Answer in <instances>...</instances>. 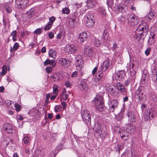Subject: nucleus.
Returning a JSON list of instances; mask_svg holds the SVG:
<instances>
[{"label":"nucleus","mask_w":157,"mask_h":157,"mask_svg":"<svg viewBox=\"0 0 157 157\" xmlns=\"http://www.w3.org/2000/svg\"><path fill=\"white\" fill-rule=\"evenodd\" d=\"M19 47V44L18 43H15V44H14L13 46V50L14 51H16L18 48Z\"/></svg>","instance_id":"nucleus-59"},{"label":"nucleus","mask_w":157,"mask_h":157,"mask_svg":"<svg viewBox=\"0 0 157 157\" xmlns=\"http://www.w3.org/2000/svg\"><path fill=\"white\" fill-rule=\"evenodd\" d=\"M107 91L110 94L113 96H118L119 93L116 91V88L113 85L108 84L105 87Z\"/></svg>","instance_id":"nucleus-5"},{"label":"nucleus","mask_w":157,"mask_h":157,"mask_svg":"<svg viewBox=\"0 0 157 157\" xmlns=\"http://www.w3.org/2000/svg\"><path fill=\"white\" fill-rule=\"evenodd\" d=\"M118 0H107V3L109 6H112L113 5V3L115 2L116 5Z\"/></svg>","instance_id":"nucleus-35"},{"label":"nucleus","mask_w":157,"mask_h":157,"mask_svg":"<svg viewBox=\"0 0 157 157\" xmlns=\"http://www.w3.org/2000/svg\"><path fill=\"white\" fill-rule=\"evenodd\" d=\"M5 8L7 12L10 13L12 12V10L10 7L6 6Z\"/></svg>","instance_id":"nucleus-58"},{"label":"nucleus","mask_w":157,"mask_h":157,"mask_svg":"<svg viewBox=\"0 0 157 157\" xmlns=\"http://www.w3.org/2000/svg\"><path fill=\"white\" fill-rule=\"evenodd\" d=\"M54 110L56 112H58L60 111V106L59 105H57L54 108Z\"/></svg>","instance_id":"nucleus-55"},{"label":"nucleus","mask_w":157,"mask_h":157,"mask_svg":"<svg viewBox=\"0 0 157 157\" xmlns=\"http://www.w3.org/2000/svg\"><path fill=\"white\" fill-rule=\"evenodd\" d=\"M17 32L16 30H14L11 33V35L13 37V40L14 41H15L17 40Z\"/></svg>","instance_id":"nucleus-37"},{"label":"nucleus","mask_w":157,"mask_h":157,"mask_svg":"<svg viewBox=\"0 0 157 157\" xmlns=\"http://www.w3.org/2000/svg\"><path fill=\"white\" fill-rule=\"evenodd\" d=\"M151 71L152 73H156L157 72V63L153 64L151 68Z\"/></svg>","instance_id":"nucleus-36"},{"label":"nucleus","mask_w":157,"mask_h":157,"mask_svg":"<svg viewBox=\"0 0 157 157\" xmlns=\"http://www.w3.org/2000/svg\"><path fill=\"white\" fill-rule=\"evenodd\" d=\"M2 71L0 73V76H3L4 75L7 73V67H6L4 65L2 66Z\"/></svg>","instance_id":"nucleus-31"},{"label":"nucleus","mask_w":157,"mask_h":157,"mask_svg":"<svg viewBox=\"0 0 157 157\" xmlns=\"http://www.w3.org/2000/svg\"><path fill=\"white\" fill-rule=\"evenodd\" d=\"M136 72L135 71H132L131 72V76L129 77L131 79H132V81H135L136 77Z\"/></svg>","instance_id":"nucleus-43"},{"label":"nucleus","mask_w":157,"mask_h":157,"mask_svg":"<svg viewBox=\"0 0 157 157\" xmlns=\"http://www.w3.org/2000/svg\"><path fill=\"white\" fill-rule=\"evenodd\" d=\"M75 50L74 45H67L66 46L65 51L67 52H74Z\"/></svg>","instance_id":"nucleus-26"},{"label":"nucleus","mask_w":157,"mask_h":157,"mask_svg":"<svg viewBox=\"0 0 157 157\" xmlns=\"http://www.w3.org/2000/svg\"><path fill=\"white\" fill-rule=\"evenodd\" d=\"M41 33V28H38L36 30L34 31L33 33L34 34L36 35H39Z\"/></svg>","instance_id":"nucleus-51"},{"label":"nucleus","mask_w":157,"mask_h":157,"mask_svg":"<svg viewBox=\"0 0 157 157\" xmlns=\"http://www.w3.org/2000/svg\"><path fill=\"white\" fill-rule=\"evenodd\" d=\"M150 116L152 117H153V114L151 113V112H148V111L147 112L144 113V118L145 121L148 120L150 118Z\"/></svg>","instance_id":"nucleus-30"},{"label":"nucleus","mask_w":157,"mask_h":157,"mask_svg":"<svg viewBox=\"0 0 157 157\" xmlns=\"http://www.w3.org/2000/svg\"><path fill=\"white\" fill-rule=\"evenodd\" d=\"M138 17L136 16L132 13L128 14L127 15V19L128 23L131 25L135 26L139 23Z\"/></svg>","instance_id":"nucleus-6"},{"label":"nucleus","mask_w":157,"mask_h":157,"mask_svg":"<svg viewBox=\"0 0 157 157\" xmlns=\"http://www.w3.org/2000/svg\"><path fill=\"white\" fill-rule=\"evenodd\" d=\"M121 138L124 140H127L129 138L128 133L125 130H122L120 133Z\"/></svg>","instance_id":"nucleus-18"},{"label":"nucleus","mask_w":157,"mask_h":157,"mask_svg":"<svg viewBox=\"0 0 157 157\" xmlns=\"http://www.w3.org/2000/svg\"><path fill=\"white\" fill-rule=\"evenodd\" d=\"M84 52L86 55L89 57H91L93 56L94 53L91 47L89 46H86L84 50Z\"/></svg>","instance_id":"nucleus-15"},{"label":"nucleus","mask_w":157,"mask_h":157,"mask_svg":"<svg viewBox=\"0 0 157 157\" xmlns=\"http://www.w3.org/2000/svg\"><path fill=\"white\" fill-rule=\"evenodd\" d=\"M94 104L96 109L98 111L101 112L104 110L105 108L104 102L103 101V97L102 96L100 95L96 96Z\"/></svg>","instance_id":"nucleus-2"},{"label":"nucleus","mask_w":157,"mask_h":157,"mask_svg":"<svg viewBox=\"0 0 157 157\" xmlns=\"http://www.w3.org/2000/svg\"><path fill=\"white\" fill-rule=\"evenodd\" d=\"M27 14L29 16V17H32L34 14V9L33 8L30 9L27 12Z\"/></svg>","instance_id":"nucleus-38"},{"label":"nucleus","mask_w":157,"mask_h":157,"mask_svg":"<svg viewBox=\"0 0 157 157\" xmlns=\"http://www.w3.org/2000/svg\"><path fill=\"white\" fill-rule=\"evenodd\" d=\"M151 99L152 101L155 102L156 101V96L154 93H152L151 95Z\"/></svg>","instance_id":"nucleus-50"},{"label":"nucleus","mask_w":157,"mask_h":157,"mask_svg":"<svg viewBox=\"0 0 157 157\" xmlns=\"http://www.w3.org/2000/svg\"><path fill=\"white\" fill-rule=\"evenodd\" d=\"M149 31V27L147 23H144L140 25L135 31L136 40L138 41L141 39L144 40Z\"/></svg>","instance_id":"nucleus-1"},{"label":"nucleus","mask_w":157,"mask_h":157,"mask_svg":"<svg viewBox=\"0 0 157 157\" xmlns=\"http://www.w3.org/2000/svg\"><path fill=\"white\" fill-rule=\"evenodd\" d=\"M49 21L48 22V23H49L50 24H51L52 25L54 22L56 20V18H55V17L52 16L50 17H49Z\"/></svg>","instance_id":"nucleus-53"},{"label":"nucleus","mask_w":157,"mask_h":157,"mask_svg":"<svg viewBox=\"0 0 157 157\" xmlns=\"http://www.w3.org/2000/svg\"><path fill=\"white\" fill-rule=\"evenodd\" d=\"M49 56L54 59L56 56V52L53 49H50L48 52Z\"/></svg>","instance_id":"nucleus-29"},{"label":"nucleus","mask_w":157,"mask_h":157,"mask_svg":"<svg viewBox=\"0 0 157 157\" xmlns=\"http://www.w3.org/2000/svg\"><path fill=\"white\" fill-rule=\"evenodd\" d=\"M81 115L83 121L87 125H89L91 123V117L90 113L87 110L82 109Z\"/></svg>","instance_id":"nucleus-4"},{"label":"nucleus","mask_w":157,"mask_h":157,"mask_svg":"<svg viewBox=\"0 0 157 157\" xmlns=\"http://www.w3.org/2000/svg\"><path fill=\"white\" fill-rule=\"evenodd\" d=\"M151 78L154 81L157 83V72L156 73H152Z\"/></svg>","instance_id":"nucleus-44"},{"label":"nucleus","mask_w":157,"mask_h":157,"mask_svg":"<svg viewBox=\"0 0 157 157\" xmlns=\"http://www.w3.org/2000/svg\"><path fill=\"white\" fill-rule=\"evenodd\" d=\"M87 38V35L86 33L82 32L79 34V39L81 42L85 41Z\"/></svg>","instance_id":"nucleus-21"},{"label":"nucleus","mask_w":157,"mask_h":157,"mask_svg":"<svg viewBox=\"0 0 157 157\" xmlns=\"http://www.w3.org/2000/svg\"><path fill=\"white\" fill-rule=\"evenodd\" d=\"M94 130L96 133H98L100 137L105 136L106 134V133L105 132L103 134H101L102 131L101 129V124L98 122L95 123Z\"/></svg>","instance_id":"nucleus-8"},{"label":"nucleus","mask_w":157,"mask_h":157,"mask_svg":"<svg viewBox=\"0 0 157 157\" xmlns=\"http://www.w3.org/2000/svg\"><path fill=\"white\" fill-rule=\"evenodd\" d=\"M108 104L110 111L114 112V109L117 108L118 103L117 100H114L109 101Z\"/></svg>","instance_id":"nucleus-12"},{"label":"nucleus","mask_w":157,"mask_h":157,"mask_svg":"<svg viewBox=\"0 0 157 157\" xmlns=\"http://www.w3.org/2000/svg\"><path fill=\"white\" fill-rule=\"evenodd\" d=\"M151 50V48L149 47H148L147 49L145 51V55L146 56H148Z\"/></svg>","instance_id":"nucleus-60"},{"label":"nucleus","mask_w":157,"mask_h":157,"mask_svg":"<svg viewBox=\"0 0 157 157\" xmlns=\"http://www.w3.org/2000/svg\"><path fill=\"white\" fill-rule=\"evenodd\" d=\"M121 21V24H123L124 23L125 21V19L124 17H121L120 19L119 20Z\"/></svg>","instance_id":"nucleus-64"},{"label":"nucleus","mask_w":157,"mask_h":157,"mask_svg":"<svg viewBox=\"0 0 157 157\" xmlns=\"http://www.w3.org/2000/svg\"><path fill=\"white\" fill-rule=\"evenodd\" d=\"M50 98V95L49 94H47L46 96V99L45 100L44 104L45 105H46L49 103V99Z\"/></svg>","instance_id":"nucleus-49"},{"label":"nucleus","mask_w":157,"mask_h":157,"mask_svg":"<svg viewBox=\"0 0 157 157\" xmlns=\"http://www.w3.org/2000/svg\"><path fill=\"white\" fill-rule=\"evenodd\" d=\"M65 85L66 87H70L71 86L72 83L69 81H67L65 82Z\"/></svg>","instance_id":"nucleus-56"},{"label":"nucleus","mask_w":157,"mask_h":157,"mask_svg":"<svg viewBox=\"0 0 157 157\" xmlns=\"http://www.w3.org/2000/svg\"><path fill=\"white\" fill-rule=\"evenodd\" d=\"M54 60H50L49 59H47L44 62V66L50 65L52 67H54L56 64Z\"/></svg>","instance_id":"nucleus-25"},{"label":"nucleus","mask_w":157,"mask_h":157,"mask_svg":"<svg viewBox=\"0 0 157 157\" xmlns=\"http://www.w3.org/2000/svg\"><path fill=\"white\" fill-rule=\"evenodd\" d=\"M99 12L103 16H105L106 13V11L105 8L102 6H100L99 8Z\"/></svg>","instance_id":"nucleus-33"},{"label":"nucleus","mask_w":157,"mask_h":157,"mask_svg":"<svg viewBox=\"0 0 157 157\" xmlns=\"http://www.w3.org/2000/svg\"><path fill=\"white\" fill-rule=\"evenodd\" d=\"M58 85L54 84L53 85V93L54 94H56L57 95V94L58 93Z\"/></svg>","instance_id":"nucleus-39"},{"label":"nucleus","mask_w":157,"mask_h":157,"mask_svg":"<svg viewBox=\"0 0 157 157\" xmlns=\"http://www.w3.org/2000/svg\"><path fill=\"white\" fill-rule=\"evenodd\" d=\"M23 141L25 144H29L30 143V140L29 138L26 136H24Z\"/></svg>","instance_id":"nucleus-41"},{"label":"nucleus","mask_w":157,"mask_h":157,"mask_svg":"<svg viewBox=\"0 0 157 157\" xmlns=\"http://www.w3.org/2000/svg\"><path fill=\"white\" fill-rule=\"evenodd\" d=\"M56 153H54L53 151L51 152L49 155V157H55Z\"/></svg>","instance_id":"nucleus-61"},{"label":"nucleus","mask_w":157,"mask_h":157,"mask_svg":"<svg viewBox=\"0 0 157 157\" xmlns=\"http://www.w3.org/2000/svg\"><path fill=\"white\" fill-rule=\"evenodd\" d=\"M149 81V77L146 76V77H142L141 81V83L142 84L147 85Z\"/></svg>","instance_id":"nucleus-28"},{"label":"nucleus","mask_w":157,"mask_h":157,"mask_svg":"<svg viewBox=\"0 0 157 157\" xmlns=\"http://www.w3.org/2000/svg\"><path fill=\"white\" fill-rule=\"evenodd\" d=\"M155 15V13L154 11L151 10L147 15V20L150 21L154 18Z\"/></svg>","instance_id":"nucleus-24"},{"label":"nucleus","mask_w":157,"mask_h":157,"mask_svg":"<svg viewBox=\"0 0 157 157\" xmlns=\"http://www.w3.org/2000/svg\"><path fill=\"white\" fill-rule=\"evenodd\" d=\"M96 3V1L95 0H88L86 2V6L89 8H92ZM81 4H83L84 6L86 5L85 2L84 3H82ZM80 4H81V3Z\"/></svg>","instance_id":"nucleus-19"},{"label":"nucleus","mask_w":157,"mask_h":157,"mask_svg":"<svg viewBox=\"0 0 157 157\" xmlns=\"http://www.w3.org/2000/svg\"><path fill=\"white\" fill-rule=\"evenodd\" d=\"M52 26V25L48 22L45 26L44 28V30H49L51 28Z\"/></svg>","instance_id":"nucleus-45"},{"label":"nucleus","mask_w":157,"mask_h":157,"mask_svg":"<svg viewBox=\"0 0 157 157\" xmlns=\"http://www.w3.org/2000/svg\"><path fill=\"white\" fill-rule=\"evenodd\" d=\"M15 107L17 111H19L21 109V106L18 104L16 103L15 105Z\"/></svg>","instance_id":"nucleus-57"},{"label":"nucleus","mask_w":157,"mask_h":157,"mask_svg":"<svg viewBox=\"0 0 157 157\" xmlns=\"http://www.w3.org/2000/svg\"><path fill=\"white\" fill-rule=\"evenodd\" d=\"M125 74L124 71V70H121L117 71L116 74V76L118 78L121 79L124 78Z\"/></svg>","instance_id":"nucleus-23"},{"label":"nucleus","mask_w":157,"mask_h":157,"mask_svg":"<svg viewBox=\"0 0 157 157\" xmlns=\"http://www.w3.org/2000/svg\"><path fill=\"white\" fill-rule=\"evenodd\" d=\"M128 121L130 122H134L136 120V118L133 113L131 111H128L127 113Z\"/></svg>","instance_id":"nucleus-14"},{"label":"nucleus","mask_w":157,"mask_h":157,"mask_svg":"<svg viewBox=\"0 0 157 157\" xmlns=\"http://www.w3.org/2000/svg\"><path fill=\"white\" fill-rule=\"evenodd\" d=\"M146 92L144 88L140 86L135 92V96L137 97L138 99L141 101H145L146 99Z\"/></svg>","instance_id":"nucleus-3"},{"label":"nucleus","mask_w":157,"mask_h":157,"mask_svg":"<svg viewBox=\"0 0 157 157\" xmlns=\"http://www.w3.org/2000/svg\"><path fill=\"white\" fill-rule=\"evenodd\" d=\"M134 82V81H132V79L129 78L124 82V85L126 86H128L130 83H133Z\"/></svg>","instance_id":"nucleus-42"},{"label":"nucleus","mask_w":157,"mask_h":157,"mask_svg":"<svg viewBox=\"0 0 157 157\" xmlns=\"http://www.w3.org/2000/svg\"><path fill=\"white\" fill-rule=\"evenodd\" d=\"M29 0H15L16 6L19 9H25L29 5Z\"/></svg>","instance_id":"nucleus-7"},{"label":"nucleus","mask_w":157,"mask_h":157,"mask_svg":"<svg viewBox=\"0 0 157 157\" xmlns=\"http://www.w3.org/2000/svg\"><path fill=\"white\" fill-rule=\"evenodd\" d=\"M60 101L61 104L63 105V109H66V107L67 106V104L66 102L63 101L62 102L61 99H60Z\"/></svg>","instance_id":"nucleus-62"},{"label":"nucleus","mask_w":157,"mask_h":157,"mask_svg":"<svg viewBox=\"0 0 157 157\" xmlns=\"http://www.w3.org/2000/svg\"><path fill=\"white\" fill-rule=\"evenodd\" d=\"M123 111H121L116 117L117 122L118 124H119L121 123V121L123 119Z\"/></svg>","instance_id":"nucleus-22"},{"label":"nucleus","mask_w":157,"mask_h":157,"mask_svg":"<svg viewBox=\"0 0 157 157\" xmlns=\"http://www.w3.org/2000/svg\"><path fill=\"white\" fill-rule=\"evenodd\" d=\"M103 76V73L101 71H98L97 72L96 75L94 77V80L97 82L100 80Z\"/></svg>","instance_id":"nucleus-20"},{"label":"nucleus","mask_w":157,"mask_h":157,"mask_svg":"<svg viewBox=\"0 0 157 157\" xmlns=\"http://www.w3.org/2000/svg\"><path fill=\"white\" fill-rule=\"evenodd\" d=\"M59 63L64 67H68L71 64V62L67 58H60L59 59Z\"/></svg>","instance_id":"nucleus-10"},{"label":"nucleus","mask_w":157,"mask_h":157,"mask_svg":"<svg viewBox=\"0 0 157 157\" xmlns=\"http://www.w3.org/2000/svg\"><path fill=\"white\" fill-rule=\"evenodd\" d=\"M155 39L153 38H149L148 41V43L150 45H153L155 42Z\"/></svg>","instance_id":"nucleus-46"},{"label":"nucleus","mask_w":157,"mask_h":157,"mask_svg":"<svg viewBox=\"0 0 157 157\" xmlns=\"http://www.w3.org/2000/svg\"><path fill=\"white\" fill-rule=\"evenodd\" d=\"M81 86L82 89L84 90H87L88 88V86L87 84L84 82H81Z\"/></svg>","instance_id":"nucleus-40"},{"label":"nucleus","mask_w":157,"mask_h":157,"mask_svg":"<svg viewBox=\"0 0 157 157\" xmlns=\"http://www.w3.org/2000/svg\"><path fill=\"white\" fill-rule=\"evenodd\" d=\"M116 88L121 93L124 92L125 91L126 88L125 86L122 83L117 82L116 84Z\"/></svg>","instance_id":"nucleus-17"},{"label":"nucleus","mask_w":157,"mask_h":157,"mask_svg":"<svg viewBox=\"0 0 157 157\" xmlns=\"http://www.w3.org/2000/svg\"><path fill=\"white\" fill-rule=\"evenodd\" d=\"M114 130L115 132L117 133H120L121 131V128L119 126H116L114 127Z\"/></svg>","instance_id":"nucleus-48"},{"label":"nucleus","mask_w":157,"mask_h":157,"mask_svg":"<svg viewBox=\"0 0 157 157\" xmlns=\"http://www.w3.org/2000/svg\"><path fill=\"white\" fill-rule=\"evenodd\" d=\"M87 20H94V15L91 12H89L86 15Z\"/></svg>","instance_id":"nucleus-32"},{"label":"nucleus","mask_w":157,"mask_h":157,"mask_svg":"<svg viewBox=\"0 0 157 157\" xmlns=\"http://www.w3.org/2000/svg\"><path fill=\"white\" fill-rule=\"evenodd\" d=\"M70 10L67 8L65 7L63 9L62 13L63 14H67L69 13Z\"/></svg>","instance_id":"nucleus-47"},{"label":"nucleus","mask_w":157,"mask_h":157,"mask_svg":"<svg viewBox=\"0 0 157 157\" xmlns=\"http://www.w3.org/2000/svg\"><path fill=\"white\" fill-rule=\"evenodd\" d=\"M70 94V92H63L62 95V98L63 100L65 101L68 98L69 94Z\"/></svg>","instance_id":"nucleus-34"},{"label":"nucleus","mask_w":157,"mask_h":157,"mask_svg":"<svg viewBox=\"0 0 157 157\" xmlns=\"http://www.w3.org/2000/svg\"><path fill=\"white\" fill-rule=\"evenodd\" d=\"M4 129L7 133H13L15 132L14 126L9 123H6L3 125Z\"/></svg>","instance_id":"nucleus-9"},{"label":"nucleus","mask_w":157,"mask_h":157,"mask_svg":"<svg viewBox=\"0 0 157 157\" xmlns=\"http://www.w3.org/2000/svg\"><path fill=\"white\" fill-rule=\"evenodd\" d=\"M115 8L117 10V13L119 12H125L128 11V9L127 6L122 3L116 6Z\"/></svg>","instance_id":"nucleus-11"},{"label":"nucleus","mask_w":157,"mask_h":157,"mask_svg":"<svg viewBox=\"0 0 157 157\" xmlns=\"http://www.w3.org/2000/svg\"><path fill=\"white\" fill-rule=\"evenodd\" d=\"M101 43L100 42V40L98 39H96L95 40V46L98 47L100 46L101 45Z\"/></svg>","instance_id":"nucleus-52"},{"label":"nucleus","mask_w":157,"mask_h":157,"mask_svg":"<svg viewBox=\"0 0 157 157\" xmlns=\"http://www.w3.org/2000/svg\"><path fill=\"white\" fill-rule=\"evenodd\" d=\"M46 72L48 73H50L52 71V68L51 67H48L46 68Z\"/></svg>","instance_id":"nucleus-63"},{"label":"nucleus","mask_w":157,"mask_h":157,"mask_svg":"<svg viewBox=\"0 0 157 157\" xmlns=\"http://www.w3.org/2000/svg\"><path fill=\"white\" fill-rule=\"evenodd\" d=\"M126 131L131 134H133L135 132V127L133 124H128L125 127Z\"/></svg>","instance_id":"nucleus-16"},{"label":"nucleus","mask_w":157,"mask_h":157,"mask_svg":"<svg viewBox=\"0 0 157 157\" xmlns=\"http://www.w3.org/2000/svg\"><path fill=\"white\" fill-rule=\"evenodd\" d=\"M111 64V63L110 61L108 60L105 61L101 66V69L102 71H105L109 68Z\"/></svg>","instance_id":"nucleus-13"},{"label":"nucleus","mask_w":157,"mask_h":157,"mask_svg":"<svg viewBox=\"0 0 157 157\" xmlns=\"http://www.w3.org/2000/svg\"><path fill=\"white\" fill-rule=\"evenodd\" d=\"M94 20H87L86 22V25L89 28H91L94 25Z\"/></svg>","instance_id":"nucleus-27"},{"label":"nucleus","mask_w":157,"mask_h":157,"mask_svg":"<svg viewBox=\"0 0 157 157\" xmlns=\"http://www.w3.org/2000/svg\"><path fill=\"white\" fill-rule=\"evenodd\" d=\"M54 81H57L59 79V77L57 74H54L52 77Z\"/></svg>","instance_id":"nucleus-54"}]
</instances>
